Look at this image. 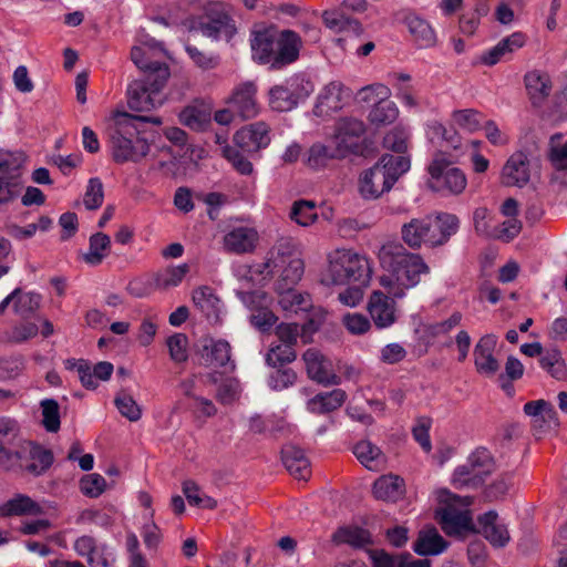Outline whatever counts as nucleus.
Wrapping results in <instances>:
<instances>
[{
    "label": "nucleus",
    "mask_w": 567,
    "mask_h": 567,
    "mask_svg": "<svg viewBox=\"0 0 567 567\" xmlns=\"http://www.w3.org/2000/svg\"><path fill=\"white\" fill-rule=\"evenodd\" d=\"M378 257L386 272L380 277V285L392 298H404L408 290L420 284L421 276L430 272V267L419 254L409 251L398 241L382 245Z\"/></svg>",
    "instance_id": "obj_1"
},
{
    "label": "nucleus",
    "mask_w": 567,
    "mask_h": 567,
    "mask_svg": "<svg viewBox=\"0 0 567 567\" xmlns=\"http://www.w3.org/2000/svg\"><path fill=\"white\" fill-rule=\"evenodd\" d=\"M249 45L251 60L270 70H281L299 59L302 48L301 37L292 30H277L265 25L250 31Z\"/></svg>",
    "instance_id": "obj_2"
},
{
    "label": "nucleus",
    "mask_w": 567,
    "mask_h": 567,
    "mask_svg": "<svg viewBox=\"0 0 567 567\" xmlns=\"http://www.w3.org/2000/svg\"><path fill=\"white\" fill-rule=\"evenodd\" d=\"M145 51L132 49L131 59L144 73L143 80H136L128 85L127 103L131 110L137 112L151 111L163 102L161 90L169 78V69L165 62H144Z\"/></svg>",
    "instance_id": "obj_3"
},
{
    "label": "nucleus",
    "mask_w": 567,
    "mask_h": 567,
    "mask_svg": "<svg viewBox=\"0 0 567 567\" xmlns=\"http://www.w3.org/2000/svg\"><path fill=\"white\" fill-rule=\"evenodd\" d=\"M142 122L162 124L159 117L131 115L125 112H117L114 115L113 126L110 128V143L112 157L116 163H136L148 154V143L138 136V123Z\"/></svg>",
    "instance_id": "obj_4"
},
{
    "label": "nucleus",
    "mask_w": 567,
    "mask_h": 567,
    "mask_svg": "<svg viewBox=\"0 0 567 567\" xmlns=\"http://www.w3.org/2000/svg\"><path fill=\"white\" fill-rule=\"evenodd\" d=\"M305 265L300 257L298 244L292 237H280L267 254L259 272L277 276V288L293 287L303 275Z\"/></svg>",
    "instance_id": "obj_5"
},
{
    "label": "nucleus",
    "mask_w": 567,
    "mask_h": 567,
    "mask_svg": "<svg viewBox=\"0 0 567 567\" xmlns=\"http://www.w3.org/2000/svg\"><path fill=\"white\" fill-rule=\"evenodd\" d=\"M410 158L404 155L384 154L360 177V193L364 198H378L389 192L394 183L410 169Z\"/></svg>",
    "instance_id": "obj_6"
},
{
    "label": "nucleus",
    "mask_w": 567,
    "mask_h": 567,
    "mask_svg": "<svg viewBox=\"0 0 567 567\" xmlns=\"http://www.w3.org/2000/svg\"><path fill=\"white\" fill-rule=\"evenodd\" d=\"M371 277L368 260L348 249H337L328 256V267L322 282L326 285H347L358 282L367 286Z\"/></svg>",
    "instance_id": "obj_7"
},
{
    "label": "nucleus",
    "mask_w": 567,
    "mask_h": 567,
    "mask_svg": "<svg viewBox=\"0 0 567 567\" xmlns=\"http://www.w3.org/2000/svg\"><path fill=\"white\" fill-rule=\"evenodd\" d=\"M446 158L443 153H439L429 166L430 179L427 185L435 192L447 195H460L466 188L467 179L464 172L457 167L451 166L457 155H450Z\"/></svg>",
    "instance_id": "obj_8"
},
{
    "label": "nucleus",
    "mask_w": 567,
    "mask_h": 567,
    "mask_svg": "<svg viewBox=\"0 0 567 567\" xmlns=\"http://www.w3.org/2000/svg\"><path fill=\"white\" fill-rule=\"evenodd\" d=\"M472 504V497L451 495L450 503L440 514L442 529L449 535H458L463 532H474L472 515L467 508Z\"/></svg>",
    "instance_id": "obj_9"
},
{
    "label": "nucleus",
    "mask_w": 567,
    "mask_h": 567,
    "mask_svg": "<svg viewBox=\"0 0 567 567\" xmlns=\"http://www.w3.org/2000/svg\"><path fill=\"white\" fill-rule=\"evenodd\" d=\"M198 30L203 35L214 40L231 41L237 33V25L220 3L208 7L198 21Z\"/></svg>",
    "instance_id": "obj_10"
},
{
    "label": "nucleus",
    "mask_w": 567,
    "mask_h": 567,
    "mask_svg": "<svg viewBox=\"0 0 567 567\" xmlns=\"http://www.w3.org/2000/svg\"><path fill=\"white\" fill-rule=\"evenodd\" d=\"M364 133L365 125L361 120L343 117L336 123L331 141L336 144L337 150H340L344 157H347L350 154L361 152Z\"/></svg>",
    "instance_id": "obj_11"
},
{
    "label": "nucleus",
    "mask_w": 567,
    "mask_h": 567,
    "mask_svg": "<svg viewBox=\"0 0 567 567\" xmlns=\"http://www.w3.org/2000/svg\"><path fill=\"white\" fill-rule=\"evenodd\" d=\"M259 243V233L251 226H234L223 237V248L234 255L252 254Z\"/></svg>",
    "instance_id": "obj_12"
},
{
    "label": "nucleus",
    "mask_w": 567,
    "mask_h": 567,
    "mask_svg": "<svg viewBox=\"0 0 567 567\" xmlns=\"http://www.w3.org/2000/svg\"><path fill=\"white\" fill-rule=\"evenodd\" d=\"M396 299L385 290H374L370 295L367 309L378 329L389 328L396 321Z\"/></svg>",
    "instance_id": "obj_13"
},
{
    "label": "nucleus",
    "mask_w": 567,
    "mask_h": 567,
    "mask_svg": "<svg viewBox=\"0 0 567 567\" xmlns=\"http://www.w3.org/2000/svg\"><path fill=\"white\" fill-rule=\"evenodd\" d=\"M351 91L339 81L327 84L318 95L315 106L317 116H330L340 111L351 99Z\"/></svg>",
    "instance_id": "obj_14"
},
{
    "label": "nucleus",
    "mask_w": 567,
    "mask_h": 567,
    "mask_svg": "<svg viewBox=\"0 0 567 567\" xmlns=\"http://www.w3.org/2000/svg\"><path fill=\"white\" fill-rule=\"evenodd\" d=\"M308 95V91L300 90V79L292 76L284 84L276 85L269 91V105L272 110L287 112L292 110L300 99Z\"/></svg>",
    "instance_id": "obj_15"
},
{
    "label": "nucleus",
    "mask_w": 567,
    "mask_h": 567,
    "mask_svg": "<svg viewBox=\"0 0 567 567\" xmlns=\"http://www.w3.org/2000/svg\"><path fill=\"white\" fill-rule=\"evenodd\" d=\"M535 435H543L558 426L557 413L551 403L545 400L529 401L524 405Z\"/></svg>",
    "instance_id": "obj_16"
},
{
    "label": "nucleus",
    "mask_w": 567,
    "mask_h": 567,
    "mask_svg": "<svg viewBox=\"0 0 567 567\" xmlns=\"http://www.w3.org/2000/svg\"><path fill=\"white\" fill-rule=\"evenodd\" d=\"M308 377L322 385H338L341 382L332 369V363L316 349H308L303 353Z\"/></svg>",
    "instance_id": "obj_17"
},
{
    "label": "nucleus",
    "mask_w": 567,
    "mask_h": 567,
    "mask_svg": "<svg viewBox=\"0 0 567 567\" xmlns=\"http://www.w3.org/2000/svg\"><path fill=\"white\" fill-rule=\"evenodd\" d=\"M257 87L252 82L237 85L228 99V105L241 120H250L257 116L259 107L256 100Z\"/></svg>",
    "instance_id": "obj_18"
},
{
    "label": "nucleus",
    "mask_w": 567,
    "mask_h": 567,
    "mask_svg": "<svg viewBox=\"0 0 567 567\" xmlns=\"http://www.w3.org/2000/svg\"><path fill=\"white\" fill-rule=\"evenodd\" d=\"M238 148L247 153H256L270 143L269 127L264 122L247 125L234 135Z\"/></svg>",
    "instance_id": "obj_19"
},
{
    "label": "nucleus",
    "mask_w": 567,
    "mask_h": 567,
    "mask_svg": "<svg viewBox=\"0 0 567 567\" xmlns=\"http://www.w3.org/2000/svg\"><path fill=\"white\" fill-rule=\"evenodd\" d=\"M401 235L403 241L412 249L420 248L422 244L432 247V238H434L432 219L430 217L413 218L403 224Z\"/></svg>",
    "instance_id": "obj_20"
},
{
    "label": "nucleus",
    "mask_w": 567,
    "mask_h": 567,
    "mask_svg": "<svg viewBox=\"0 0 567 567\" xmlns=\"http://www.w3.org/2000/svg\"><path fill=\"white\" fill-rule=\"evenodd\" d=\"M497 343L495 334H485L476 343L474 348V364L478 373L492 377L498 369L499 364L493 352Z\"/></svg>",
    "instance_id": "obj_21"
},
{
    "label": "nucleus",
    "mask_w": 567,
    "mask_h": 567,
    "mask_svg": "<svg viewBox=\"0 0 567 567\" xmlns=\"http://www.w3.org/2000/svg\"><path fill=\"white\" fill-rule=\"evenodd\" d=\"M494 547H504L511 539L507 526L498 522L495 511H489L477 519V529Z\"/></svg>",
    "instance_id": "obj_22"
},
{
    "label": "nucleus",
    "mask_w": 567,
    "mask_h": 567,
    "mask_svg": "<svg viewBox=\"0 0 567 567\" xmlns=\"http://www.w3.org/2000/svg\"><path fill=\"white\" fill-rule=\"evenodd\" d=\"M202 357L205 359L208 367H229L231 370L235 368L234 362L230 360V344L223 339L215 340L210 337L202 339Z\"/></svg>",
    "instance_id": "obj_23"
},
{
    "label": "nucleus",
    "mask_w": 567,
    "mask_h": 567,
    "mask_svg": "<svg viewBox=\"0 0 567 567\" xmlns=\"http://www.w3.org/2000/svg\"><path fill=\"white\" fill-rule=\"evenodd\" d=\"M529 181V167L527 156L517 152L505 163L502 171V183L506 186L523 187Z\"/></svg>",
    "instance_id": "obj_24"
},
{
    "label": "nucleus",
    "mask_w": 567,
    "mask_h": 567,
    "mask_svg": "<svg viewBox=\"0 0 567 567\" xmlns=\"http://www.w3.org/2000/svg\"><path fill=\"white\" fill-rule=\"evenodd\" d=\"M22 455L23 460L20 463V467L34 475L45 472L53 462V455L49 450L31 442L25 443L22 447Z\"/></svg>",
    "instance_id": "obj_25"
},
{
    "label": "nucleus",
    "mask_w": 567,
    "mask_h": 567,
    "mask_svg": "<svg viewBox=\"0 0 567 567\" xmlns=\"http://www.w3.org/2000/svg\"><path fill=\"white\" fill-rule=\"evenodd\" d=\"M192 299L194 305L205 315L208 320L218 321L223 310L220 299L208 286H202L193 290Z\"/></svg>",
    "instance_id": "obj_26"
},
{
    "label": "nucleus",
    "mask_w": 567,
    "mask_h": 567,
    "mask_svg": "<svg viewBox=\"0 0 567 567\" xmlns=\"http://www.w3.org/2000/svg\"><path fill=\"white\" fill-rule=\"evenodd\" d=\"M524 81L532 104L534 106H540L551 91L549 76L535 70L527 72L524 76Z\"/></svg>",
    "instance_id": "obj_27"
},
{
    "label": "nucleus",
    "mask_w": 567,
    "mask_h": 567,
    "mask_svg": "<svg viewBox=\"0 0 567 567\" xmlns=\"http://www.w3.org/2000/svg\"><path fill=\"white\" fill-rule=\"evenodd\" d=\"M281 458L287 471L296 478L307 480L310 476V462L299 447L285 446L281 451Z\"/></svg>",
    "instance_id": "obj_28"
},
{
    "label": "nucleus",
    "mask_w": 567,
    "mask_h": 567,
    "mask_svg": "<svg viewBox=\"0 0 567 567\" xmlns=\"http://www.w3.org/2000/svg\"><path fill=\"white\" fill-rule=\"evenodd\" d=\"M347 400V393L342 389H334L330 392H321L308 400L307 409L315 414H326L342 406Z\"/></svg>",
    "instance_id": "obj_29"
},
{
    "label": "nucleus",
    "mask_w": 567,
    "mask_h": 567,
    "mask_svg": "<svg viewBox=\"0 0 567 567\" xmlns=\"http://www.w3.org/2000/svg\"><path fill=\"white\" fill-rule=\"evenodd\" d=\"M447 548V542L439 534L437 529L430 527L419 533L413 549L421 556L439 555Z\"/></svg>",
    "instance_id": "obj_30"
},
{
    "label": "nucleus",
    "mask_w": 567,
    "mask_h": 567,
    "mask_svg": "<svg viewBox=\"0 0 567 567\" xmlns=\"http://www.w3.org/2000/svg\"><path fill=\"white\" fill-rule=\"evenodd\" d=\"M404 23L420 48H430L435 44L436 35L427 21L410 13L405 17Z\"/></svg>",
    "instance_id": "obj_31"
},
{
    "label": "nucleus",
    "mask_w": 567,
    "mask_h": 567,
    "mask_svg": "<svg viewBox=\"0 0 567 567\" xmlns=\"http://www.w3.org/2000/svg\"><path fill=\"white\" fill-rule=\"evenodd\" d=\"M346 158L344 155L337 150V146L330 140L329 144L315 143L308 151L307 163L312 168H323L330 162Z\"/></svg>",
    "instance_id": "obj_32"
},
{
    "label": "nucleus",
    "mask_w": 567,
    "mask_h": 567,
    "mask_svg": "<svg viewBox=\"0 0 567 567\" xmlns=\"http://www.w3.org/2000/svg\"><path fill=\"white\" fill-rule=\"evenodd\" d=\"M25 155L22 152L0 150L1 181L21 182Z\"/></svg>",
    "instance_id": "obj_33"
},
{
    "label": "nucleus",
    "mask_w": 567,
    "mask_h": 567,
    "mask_svg": "<svg viewBox=\"0 0 567 567\" xmlns=\"http://www.w3.org/2000/svg\"><path fill=\"white\" fill-rule=\"evenodd\" d=\"M404 493L403 480L395 475L379 477L373 484V495L378 499L394 502Z\"/></svg>",
    "instance_id": "obj_34"
},
{
    "label": "nucleus",
    "mask_w": 567,
    "mask_h": 567,
    "mask_svg": "<svg viewBox=\"0 0 567 567\" xmlns=\"http://www.w3.org/2000/svg\"><path fill=\"white\" fill-rule=\"evenodd\" d=\"M279 291V305L287 312L298 313L307 311L311 307L309 295L301 293L292 287L277 288Z\"/></svg>",
    "instance_id": "obj_35"
},
{
    "label": "nucleus",
    "mask_w": 567,
    "mask_h": 567,
    "mask_svg": "<svg viewBox=\"0 0 567 567\" xmlns=\"http://www.w3.org/2000/svg\"><path fill=\"white\" fill-rule=\"evenodd\" d=\"M432 247L444 245L458 229V218L452 214H440L434 221Z\"/></svg>",
    "instance_id": "obj_36"
},
{
    "label": "nucleus",
    "mask_w": 567,
    "mask_h": 567,
    "mask_svg": "<svg viewBox=\"0 0 567 567\" xmlns=\"http://www.w3.org/2000/svg\"><path fill=\"white\" fill-rule=\"evenodd\" d=\"M111 248V239L104 233H96L90 237L87 252L84 254V261L91 266L100 265L107 256Z\"/></svg>",
    "instance_id": "obj_37"
},
{
    "label": "nucleus",
    "mask_w": 567,
    "mask_h": 567,
    "mask_svg": "<svg viewBox=\"0 0 567 567\" xmlns=\"http://www.w3.org/2000/svg\"><path fill=\"white\" fill-rule=\"evenodd\" d=\"M322 21L327 28L337 33L352 31L359 34L361 32V25L357 20L346 17L338 10L324 11L322 13Z\"/></svg>",
    "instance_id": "obj_38"
},
{
    "label": "nucleus",
    "mask_w": 567,
    "mask_h": 567,
    "mask_svg": "<svg viewBox=\"0 0 567 567\" xmlns=\"http://www.w3.org/2000/svg\"><path fill=\"white\" fill-rule=\"evenodd\" d=\"M399 115V110L393 101L383 100L374 104L369 113V121L374 126H384L393 123Z\"/></svg>",
    "instance_id": "obj_39"
},
{
    "label": "nucleus",
    "mask_w": 567,
    "mask_h": 567,
    "mask_svg": "<svg viewBox=\"0 0 567 567\" xmlns=\"http://www.w3.org/2000/svg\"><path fill=\"white\" fill-rule=\"evenodd\" d=\"M353 453L368 470L377 471L382 462L381 450L370 441H361L353 447Z\"/></svg>",
    "instance_id": "obj_40"
},
{
    "label": "nucleus",
    "mask_w": 567,
    "mask_h": 567,
    "mask_svg": "<svg viewBox=\"0 0 567 567\" xmlns=\"http://www.w3.org/2000/svg\"><path fill=\"white\" fill-rule=\"evenodd\" d=\"M188 271L189 266L187 264L167 267L155 274V285L159 289L176 287L183 281Z\"/></svg>",
    "instance_id": "obj_41"
},
{
    "label": "nucleus",
    "mask_w": 567,
    "mask_h": 567,
    "mask_svg": "<svg viewBox=\"0 0 567 567\" xmlns=\"http://www.w3.org/2000/svg\"><path fill=\"white\" fill-rule=\"evenodd\" d=\"M39 512V505L25 495H17L1 506V514L3 516L33 515Z\"/></svg>",
    "instance_id": "obj_42"
},
{
    "label": "nucleus",
    "mask_w": 567,
    "mask_h": 567,
    "mask_svg": "<svg viewBox=\"0 0 567 567\" xmlns=\"http://www.w3.org/2000/svg\"><path fill=\"white\" fill-rule=\"evenodd\" d=\"M466 461L468 462L472 472H475L482 483L494 471L493 458L486 449H476L470 454Z\"/></svg>",
    "instance_id": "obj_43"
},
{
    "label": "nucleus",
    "mask_w": 567,
    "mask_h": 567,
    "mask_svg": "<svg viewBox=\"0 0 567 567\" xmlns=\"http://www.w3.org/2000/svg\"><path fill=\"white\" fill-rule=\"evenodd\" d=\"M334 539L338 543L349 544L354 547H362L371 543L370 533L358 526H349L340 528L336 535Z\"/></svg>",
    "instance_id": "obj_44"
},
{
    "label": "nucleus",
    "mask_w": 567,
    "mask_h": 567,
    "mask_svg": "<svg viewBox=\"0 0 567 567\" xmlns=\"http://www.w3.org/2000/svg\"><path fill=\"white\" fill-rule=\"evenodd\" d=\"M540 367L550 373L557 380L565 378L566 365L561 353L557 349H549L542 353L539 359Z\"/></svg>",
    "instance_id": "obj_45"
},
{
    "label": "nucleus",
    "mask_w": 567,
    "mask_h": 567,
    "mask_svg": "<svg viewBox=\"0 0 567 567\" xmlns=\"http://www.w3.org/2000/svg\"><path fill=\"white\" fill-rule=\"evenodd\" d=\"M183 493L188 503L193 506L205 509H214L217 507V502L213 497L203 494L198 485L193 481L183 483Z\"/></svg>",
    "instance_id": "obj_46"
},
{
    "label": "nucleus",
    "mask_w": 567,
    "mask_h": 567,
    "mask_svg": "<svg viewBox=\"0 0 567 567\" xmlns=\"http://www.w3.org/2000/svg\"><path fill=\"white\" fill-rule=\"evenodd\" d=\"M290 218L303 227L313 224L317 219L315 202L305 199L295 202L290 212Z\"/></svg>",
    "instance_id": "obj_47"
},
{
    "label": "nucleus",
    "mask_w": 567,
    "mask_h": 567,
    "mask_svg": "<svg viewBox=\"0 0 567 567\" xmlns=\"http://www.w3.org/2000/svg\"><path fill=\"white\" fill-rule=\"evenodd\" d=\"M179 121L183 125L195 130H204L210 121L209 114L196 106H187L179 113Z\"/></svg>",
    "instance_id": "obj_48"
},
{
    "label": "nucleus",
    "mask_w": 567,
    "mask_h": 567,
    "mask_svg": "<svg viewBox=\"0 0 567 567\" xmlns=\"http://www.w3.org/2000/svg\"><path fill=\"white\" fill-rule=\"evenodd\" d=\"M42 412V425L50 433L60 429V408L54 399H44L40 402Z\"/></svg>",
    "instance_id": "obj_49"
},
{
    "label": "nucleus",
    "mask_w": 567,
    "mask_h": 567,
    "mask_svg": "<svg viewBox=\"0 0 567 567\" xmlns=\"http://www.w3.org/2000/svg\"><path fill=\"white\" fill-rule=\"evenodd\" d=\"M452 118L458 127L471 133L480 130L483 123V115L474 109L454 111Z\"/></svg>",
    "instance_id": "obj_50"
},
{
    "label": "nucleus",
    "mask_w": 567,
    "mask_h": 567,
    "mask_svg": "<svg viewBox=\"0 0 567 567\" xmlns=\"http://www.w3.org/2000/svg\"><path fill=\"white\" fill-rule=\"evenodd\" d=\"M41 296L35 292L20 293L14 299L13 310L22 318L33 315L40 307Z\"/></svg>",
    "instance_id": "obj_51"
},
{
    "label": "nucleus",
    "mask_w": 567,
    "mask_h": 567,
    "mask_svg": "<svg viewBox=\"0 0 567 567\" xmlns=\"http://www.w3.org/2000/svg\"><path fill=\"white\" fill-rule=\"evenodd\" d=\"M548 159L556 169H567V141L561 143L559 135L550 138Z\"/></svg>",
    "instance_id": "obj_52"
},
{
    "label": "nucleus",
    "mask_w": 567,
    "mask_h": 567,
    "mask_svg": "<svg viewBox=\"0 0 567 567\" xmlns=\"http://www.w3.org/2000/svg\"><path fill=\"white\" fill-rule=\"evenodd\" d=\"M166 344L168 347L169 357L176 363L185 362L188 359V338L184 333H174L171 336Z\"/></svg>",
    "instance_id": "obj_53"
},
{
    "label": "nucleus",
    "mask_w": 567,
    "mask_h": 567,
    "mask_svg": "<svg viewBox=\"0 0 567 567\" xmlns=\"http://www.w3.org/2000/svg\"><path fill=\"white\" fill-rule=\"evenodd\" d=\"M240 391L239 381L235 378H227L220 382L216 392V399L221 404H231L238 400Z\"/></svg>",
    "instance_id": "obj_54"
},
{
    "label": "nucleus",
    "mask_w": 567,
    "mask_h": 567,
    "mask_svg": "<svg viewBox=\"0 0 567 567\" xmlns=\"http://www.w3.org/2000/svg\"><path fill=\"white\" fill-rule=\"evenodd\" d=\"M114 403L118 412L131 422H136L141 419L142 410L131 395L121 393L115 398Z\"/></svg>",
    "instance_id": "obj_55"
},
{
    "label": "nucleus",
    "mask_w": 567,
    "mask_h": 567,
    "mask_svg": "<svg viewBox=\"0 0 567 567\" xmlns=\"http://www.w3.org/2000/svg\"><path fill=\"white\" fill-rule=\"evenodd\" d=\"M296 359V352L289 344H277L270 348L266 357V362L270 367H279L290 363Z\"/></svg>",
    "instance_id": "obj_56"
},
{
    "label": "nucleus",
    "mask_w": 567,
    "mask_h": 567,
    "mask_svg": "<svg viewBox=\"0 0 567 567\" xmlns=\"http://www.w3.org/2000/svg\"><path fill=\"white\" fill-rule=\"evenodd\" d=\"M104 190L100 178H91L87 183L83 203L90 210L97 209L103 204Z\"/></svg>",
    "instance_id": "obj_57"
},
{
    "label": "nucleus",
    "mask_w": 567,
    "mask_h": 567,
    "mask_svg": "<svg viewBox=\"0 0 567 567\" xmlns=\"http://www.w3.org/2000/svg\"><path fill=\"white\" fill-rule=\"evenodd\" d=\"M453 484L456 488L477 487L482 484L475 472H472L468 462L458 465L453 473Z\"/></svg>",
    "instance_id": "obj_58"
},
{
    "label": "nucleus",
    "mask_w": 567,
    "mask_h": 567,
    "mask_svg": "<svg viewBox=\"0 0 567 567\" xmlns=\"http://www.w3.org/2000/svg\"><path fill=\"white\" fill-rule=\"evenodd\" d=\"M81 492L89 497H99L106 487L105 478L96 473L85 475L80 482Z\"/></svg>",
    "instance_id": "obj_59"
},
{
    "label": "nucleus",
    "mask_w": 567,
    "mask_h": 567,
    "mask_svg": "<svg viewBox=\"0 0 567 567\" xmlns=\"http://www.w3.org/2000/svg\"><path fill=\"white\" fill-rule=\"evenodd\" d=\"M240 301L250 310L257 311L265 307H269L270 297L262 290L240 291L237 293Z\"/></svg>",
    "instance_id": "obj_60"
},
{
    "label": "nucleus",
    "mask_w": 567,
    "mask_h": 567,
    "mask_svg": "<svg viewBox=\"0 0 567 567\" xmlns=\"http://www.w3.org/2000/svg\"><path fill=\"white\" fill-rule=\"evenodd\" d=\"M224 156L231 163L233 167L243 175L252 173L251 162L243 154L241 150L227 146L224 148Z\"/></svg>",
    "instance_id": "obj_61"
},
{
    "label": "nucleus",
    "mask_w": 567,
    "mask_h": 567,
    "mask_svg": "<svg viewBox=\"0 0 567 567\" xmlns=\"http://www.w3.org/2000/svg\"><path fill=\"white\" fill-rule=\"evenodd\" d=\"M408 133L404 128L394 127L383 138L385 148L395 153H404L408 148Z\"/></svg>",
    "instance_id": "obj_62"
},
{
    "label": "nucleus",
    "mask_w": 567,
    "mask_h": 567,
    "mask_svg": "<svg viewBox=\"0 0 567 567\" xmlns=\"http://www.w3.org/2000/svg\"><path fill=\"white\" fill-rule=\"evenodd\" d=\"M462 318V313L460 311H455L447 319L430 324L427 332L431 337L434 338L447 336L461 323Z\"/></svg>",
    "instance_id": "obj_63"
},
{
    "label": "nucleus",
    "mask_w": 567,
    "mask_h": 567,
    "mask_svg": "<svg viewBox=\"0 0 567 567\" xmlns=\"http://www.w3.org/2000/svg\"><path fill=\"white\" fill-rule=\"evenodd\" d=\"M91 567H111L115 561V556L106 545L97 547V551L84 555Z\"/></svg>",
    "instance_id": "obj_64"
}]
</instances>
